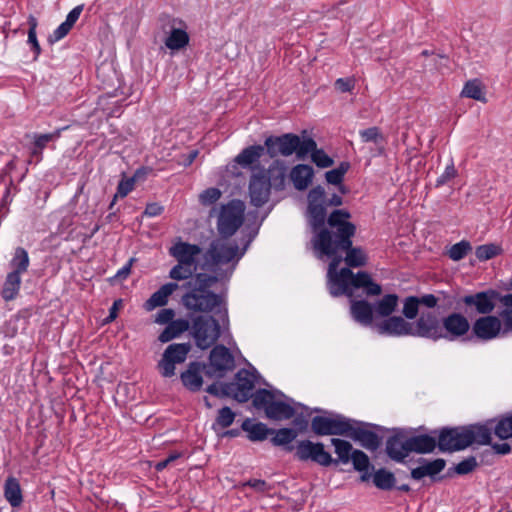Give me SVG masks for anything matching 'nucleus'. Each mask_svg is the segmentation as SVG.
<instances>
[{
	"instance_id": "obj_1",
	"label": "nucleus",
	"mask_w": 512,
	"mask_h": 512,
	"mask_svg": "<svg viewBox=\"0 0 512 512\" xmlns=\"http://www.w3.org/2000/svg\"><path fill=\"white\" fill-rule=\"evenodd\" d=\"M307 199L306 216L315 256L331 259L327 271L330 294L334 297H352L355 289L363 288L367 296L380 295L382 288L369 273L359 271L354 274L350 270V267H362L367 263L365 251L352 245L356 226L349 221L351 214L347 210L336 209L326 220L324 188L320 185L309 191Z\"/></svg>"
},
{
	"instance_id": "obj_2",
	"label": "nucleus",
	"mask_w": 512,
	"mask_h": 512,
	"mask_svg": "<svg viewBox=\"0 0 512 512\" xmlns=\"http://www.w3.org/2000/svg\"><path fill=\"white\" fill-rule=\"evenodd\" d=\"M245 253V248L240 251L235 242L224 239L213 240L203 254L200 268L208 273H195L193 278L183 286L189 291L182 296V303L188 309L195 312H211L215 310L225 329L229 324L228 310L225 306L223 295L210 291L217 282L229 279L238 261Z\"/></svg>"
},
{
	"instance_id": "obj_3",
	"label": "nucleus",
	"mask_w": 512,
	"mask_h": 512,
	"mask_svg": "<svg viewBox=\"0 0 512 512\" xmlns=\"http://www.w3.org/2000/svg\"><path fill=\"white\" fill-rule=\"evenodd\" d=\"M264 146L272 159L279 155L288 157L295 153L297 159L304 160L308 156L309 150L315 147V140L311 137L301 139L296 134L286 133L281 136L267 137Z\"/></svg>"
},
{
	"instance_id": "obj_4",
	"label": "nucleus",
	"mask_w": 512,
	"mask_h": 512,
	"mask_svg": "<svg viewBox=\"0 0 512 512\" xmlns=\"http://www.w3.org/2000/svg\"><path fill=\"white\" fill-rule=\"evenodd\" d=\"M285 397L279 390L260 388L254 392L253 406L257 410H263L268 419L274 421L288 420L295 415V409L290 403L281 400Z\"/></svg>"
},
{
	"instance_id": "obj_5",
	"label": "nucleus",
	"mask_w": 512,
	"mask_h": 512,
	"mask_svg": "<svg viewBox=\"0 0 512 512\" xmlns=\"http://www.w3.org/2000/svg\"><path fill=\"white\" fill-rule=\"evenodd\" d=\"M191 335L201 350L212 347L221 335V325L213 316L200 315L193 319Z\"/></svg>"
},
{
	"instance_id": "obj_6",
	"label": "nucleus",
	"mask_w": 512,
	"mask_h": 512,
	"mask_svg": "<svg viewBox=\"0 0 512 512\" xmlns=\"http://www.w3.org/2000/svg\"><path fill=\"white\" fill-rule=\"evenodd\" d=\"M245 204L233 199L222 205L218 215L217 229L222 238L233 236L244 221Z\"/></svg>"
},
{
	"instance_id": "obj_7",
	"label": "nucleus",
	"mask_w": 512,
	"mask_h": 512,
	"mask_svg": "<svg viewBox=\"0 0 512 512\" xmlns=\"http://www.w3.org/2000/svg\"><path fill=\"white\" fill-rule=\"evenodd\" d=\"M411 324V336L438 341L444 337L442 320L433 311H422Z\"/></svg>"
},
{
	"instance_id": "obj_8",
	"label": "nucleus",
	"mask_w": 512,
	"mask_h": 512,
	"mask_svg": "<svg viewBox=\"0 0 512 512\" xmlns=\"http://www.w3.org/2000/svg\"><path fill=\"white\" fill-rule=\"evenodd\" d=\"M311 429L318 436H346L351 430V419L341 414H335L332 417L315 416L311 421Z\"/></svg>"
},
{
	"instance_id": "obj_9",
	"label": "nucleus",
	"mask_w": 512,
	"mask_h": 512,
	"mask_svg": "<svg viewBox=\"0 0 512 512\" xmlns=\"http://www.w3.org/2000/svg\"><path fill=\"white\" fill-rule=\"evenodd\" d=\"M234 367L235 361L230 350L224 345H216L210 352L209 365L205 369V375L210 378H222Z\"/></svg>"
},
{
	"instance_id": "obj_10",
	"label": "nucleus",
	"mask_w": 512,
	"mask_h": 512,
	"mask_svg": "<svg viewBox=\"0 0 512 512\" xmlns=\"http://www.w3.org/2000/svg\"><path fill=\"white\" fill-rule=\"evenodd\" d=\"M191 350L190 343H174L170 344L162 354L161 360L158 362L160 374L165 378L175 375V365L185 362L187 355Z\"/></svg>"
},
{
	"instance_id": "obj_11",
	"label": "nucleus",
	"mask_w": 512,
	"mask_h": 512,
	"mask_svg": "<svg viewBox=\"0 0 512 512\" xmlns=\"http://www.w3.org/2000/svg\"><path fill=\"white\" fill-rule=\"evenodd\" d=\"M470 446V435L467 426L443 428L438 433V448L442 452L464 450Z\"/></svg>"
},
{
	"instance_id": "obj_12",
	"label": "nucleus",
	"mask_w": 512,
	"mask_h": 512,
	"mask_svg": "<svg viewBox=\"0 0 512 512\" xmlns=\"http://www.w3.org/2000/svg\"><path fill=\"white\" fill-rule=\"evenodd\" d=\"M499 292L493 289L477 292L474 294L465 295L460 299L466 307V313H469L472 308L477 314L483 316L492 313L496 307L497 297Z\"/></svg>"
},
{
	"instance_id": "obj_13",
	"label": "nucleus",
	"mask_w": 512,
	"mask_h": 512,
	"mask_svg": "<svg viewBox=\"0 0 512 512\" xmlns=\"http://www.w3.org/2000/svg\"><path fill=\"white\" fill-rule=\"evenodd\" d=\"M257 380L255 372L246 369L239 370L235 375V381L227 383L231 396L240 403L247 402L254 397V387Z\"/></svg>"
},
{
	"instance_id": "obj_14",
	"label": "nucleus",
	"mask_w": 512,
	"mask_h": 512,
	"mask_svg": "<svg viewBox=\"0 0 512 512\" xmlns=\"http://www.w3.org/2000/svg\"><path fill=\"white\" fill-rule=\"evenodd\" d=\"M295 456L300 461L311 460L323 467L331 466L333 462V457L325 451L323 443H314L310 440H301L297 443Z\"/></svg>"
},
{
	"instance_id": "obj_15",
	"label": "nucleus",
	"mask_w": 512,
	"mask_h": 512,
	"mask_svg": "<svg viewBox=\"0 0 512 512\" xmlns=\"http://www.w3.org/2000/svg\"><path fill=\"white\" fill-rule=\"evenodd\" d=\"M271 183L267 180L266 170L263 168L253 173L249 182V195L251 204L255 207L263 206L270 196Z\"/></svg>"
},
{
	"instance_id": "obj_16",
	"label": "nucleus",
	"mask_w": 512,
	"mask_h": 512,
	"mask_svg": "<svg viewBox=\"0 0 512 512\" xmlns=\"http://www.w3.org/2000/svg\"><path fill=\"white\" fill-rule=\"evenodd\" d=\"M472 334L480 341H490L497 338L502 331V321L493 315L481 316L472 324Z\"/></svg>"
},
{
	"instance_id": "obj_17",
	"label": "nucleus",
	"mask_w": 512,
	"mask_h": 512,
	"mask_svg": "<svg viewBox=\"0 0 512 512\" xmlns=\"http://www.w3.org/2000/svg\"><path fill=\"white\" fill-rule=\"evenodd\" d=\"M369 426V423L351 419V430L346 436L359 442L363 448L375 451L381 445V438L375 432L368 430Z\"/></svg>"
},
{
	"instance_id": "obj_18",
	"label": "nucleus",
	"mask_w": 512,
	"mask_h": 512,
	"mask_svg": "<svg viewBox=\"0 0 512 512\" xmlns=\"http://www.w3.org/2000/svg\"><path fill=\"white\" fill-rule=\"evenodd\" d=\"M373 329L380 335L402 337L411 336V324L402 316H389L376 322Z\"/></svg>"
},
{
	"instance_id": "obj_19",
	"label": "nucleus",
	"mask_w": 512,
	"mask_h": 512,
	"mask_svg": "<svg viewBox=\"0 0 512 512\" xmlns=\"http://www.w3.org/2000/svg\"><path fill=\"white\" fill-rule=\"evenodd\" d=\"M441 327L444 332L443 338L453 341L467 335L470 323L463 314L453 312L442 319Z\"/></svg>"
},
{
	"instance_id": "obj_20",
	"label": "nucleus",
	"mask_w": 512,
	"mask_h": 512,
	"mask_svg": "<svg viewBox=\"0 0 512 512\" xmlns=\"http://www.w3.org/2000/svg\"><path fill=\"white\" fill-rule=\"evenodd\" d=\"M202 249L197 244H191L182 240H178L169 248V254L177 262L181 264H188L198 268V256L201 254Z\"/></svg>"
},
{
	"instance_id": "obj_21",
	"label": "nucleus",
	"mask_w": 512,
	"mask_h": 512,
	"mask_svg": "<svg viewBox=\"0 0 512 512\" xmlns=\"http://www.w3.org/2000/svg\"><path fill=\"white\" fill-rule=\"evenodd\" d=\"M408 432L402 429L395 430L394 434L387 438L386 453L389 458L396 462H403L409 455Z\"/></svg>"
},
{
	"instance_id": "obj_22",
	"label": "nucleus",
	"mask_w": 512,
	"mask_h": 512,
	"mask_svg": "<svg viewBox=\"0 0 512 512\" xmlns=\"http://www.w3.org/2000/svg\"><path fill=\"white\" fill-rule=\"evenodd\" d=\"M374 306L366 300H352L350 312L353 319L362 326L373 328Z\"/></svg>"
},
{
	"instance_id": "obj_23",
	"label": "nucleus",
	"mask_w": 512,
	"mask_h": 512,
	"mask_svg": "<svg viewBox=\"0 0 512 512\" xmlns=\"http://www.w3.org/2000/svg\"><path fill=\"white\" fill-rule=\"evenodd\" d=\"M289 176L295 189L303 191L312 183L314 169L308 164H298L291 169Z\"/></svg>"
},
{
	"instance_id": "obj_24",
	"label": "nucleus",
	"mask_w": 512,
	"mask_h": 512,
	"mask_svg": "<svg viewBox=\"0 0 512 512\" xmlns=\"http://www.w3.org/2000/svg\"><path fill=\"white\" fill-rule=\"evenodd\" d=\"M179 288L175 282H169L162 285L156 292H154L148 300L144 303V308L147 311H152L157 307H162L167 304L169 296Z\"/></svg>"
},
{
	"instance_id": "obj_25",
	"label": "nucleus",
	"mask_w": 512,
	"mask_h": 512,
	"mask_svg": "<svg viewBox=\"0 0 512 512\" xmlns=\"http://www.w3.org/2000/svg\"><path fill=\"white\" fill-rule=\"evenodd\" d=\"M408 450L409 454L411 452L419 453V454H425V453H431L434 451L436 446H438V438L422 434V435H416V436H409L408 435Z\"/></svg>"
},
{
	"instance_id": "obj_26",
	"label": "nucleus",
	"mask_w": 512,
	"mask_h": 512,
	"mask_svg": "<svg viewBox=\"0 0 512 512\" xmlns=\"http://www.w3.org/2000/svg\"><path fill=\"white\" fill-rule=\"evenodd\" d=\"M201 364L199 362H191L186 371L180 375L183 385L192 392L199 391L203 384L200 374Z\"/></svg>"
},
{
	"instance_id": "obj_27",
	"label": "nucleus",
	"mask_w": 512,
	"mask_h": 512,
	"mask_svg": "<svg viewBox=\"0 0 512 512\" xmlns=\"http://www.w3.org/2000/svg\"><path fill=\"white\" fill-rule=\"evenodd\" d=\"M446 466V461L442 458H437L432 461H425L422 465L411 470V477L414 480H420L425 476L433 478L439 474Z\"/></svg>"
},
{
	"instance_id": "obj_28",
	"label": "nucleus",
	"mask_w": 512,
	"mask_h": 512,
	"mask_svg": "<svg viewBox=\"0 0 512 512\" xmlns=\"http://www.w3.org/2000/svg\"><path fill=\"white\" fill-rule=\"evenodd\" d=\"M467 434L470 435V446L490 445L492 440V428L485 424H472L467 426Z\"/></svg>"
},
{
	"instance_id": "obj_29",
	"label": "nucleus",
	"mask_w": 512,
	"mask_h": 512,
	"mask_svg": "<svg viewBox=\"0 0 512 512\" xmlns=\"http://www.w3.org/2000/svg\"><path fill=\"white\" fill-rule=\"evenodd\" d=\"M265 152L264 145H252L244 148L234 159L243 168L249 167L259 161Z\"/></svg>"
},
{
	"instance_id": "obj_30",
	"label": "nucleus",
	"mask_w": 512,
	"mask_h": 512,
	"mask_svg": "<svg viewBox=\"0 0 512 512\" xmlns=\"http://www.w3.org/2000/svg\"><path fill=\"white\" fill-rule=\"evenodd\" d=\"M267 180L271 183V187L276 190H282L285 185L286 166L280 160H274L266 171Z\"/></svg>"
},
{
	"instance_id": "obj_31",
	"label": "nucleus",
	"mask_w": 512,
	"mask_h": 512,
	"mask_svg": "<svg viewBox=\"0 0 512 512\" xmlns=\"http://www.w3.org/2000/svg\"><path fill=\"white\" fill-rule=\"evenodd\" d=\"M189 327L190 323L187 319H176L166 326L158 336V340L162 343H167L186 332Z\"/></svg>"
},
{
	"instance_id": "obj_32",
	"label": "nucleus",
	"mask_w": 512,
	"mask_h": 512,
	"mask_svg": "<svg viewBox=\"0 0 512 512\" xmlns=\"http://www.w3.org/2000/svg\"><path fill=\"white\" fill-rule=\"evenodd\" d=\"M241 428L248 432V438L251 441H263L268 435L274 433V429L268 428L266 424L261 422L252 423L250 419H246L242 423Z\"/></svg>"
},
{
	"instance_id": "obj_33",
	"label": "nucleus",
	"mask_w": 512,
	"mask_h": 512,
	"mask_svg": "<svg viewBox=\"0 0 512 512\" xmlns=\"http://www.w3.org/2000/svg\"><path fill=\"white\" fill-rule=\"evenodd\" d=\"M331 444L334 446L335 454L337 455V458H333L332 465L348 464L355 450L352 444L339 438H332Z\"/></svg>"
},
{
	"instance_id": "obj_34",
	"label": "nucleus",
	"mask_w": 512,
	"mask_h": 512,
	"mask_svg": "<svg viewBox=\"0 0 512 512\" xmlns=\"http://www.w3.org/2000/svg\"><path fill=\"white\" fill-rule=\"evenodd\" d=\"M60 133L61 130L58 129L52 133L36 134L31 148V156L35 157L37 161H40L42 159L43 150L47 147L49 142L57 140L60 137Z\"/></svg>"
},
{
	"instance_id": "obj_35",
	"label": "nucleus",
	"mask_w": 512,
	"mask_h": 512,
	"mask_svg": "<svg viewBox=\"0 0 512 512\" xmlns=\"http://www.w3.org/2000/svg\"><path fill=\"white\" fill-rule=\"evenodd\" d=\"M4 495L12 507H19L23 502L19 481L14 477H8L5 481Z\"/></svg>"
},
{
	"instance_id": "obj_36",
	"label": "nucleus",
	"mask_w": 512,
	"mask_h": 512,
	"mask_svg": "<svg viewBox=\"0 0 512 512\" xmlns=\"http://www.w3.org/2000/svg\"><path fill=\"white\" fill-rule=\"evenodd\" d=\"M21 286V275L9 272L3 283L1 296L5 301H11L16 298Z\"/></svg>"
},
{
	"instance_id": "obj_37",
	"label": "nucleus",
	"mask_w": 512,
	"mask_h": 512,
	"mask_svg": "<svg viewBox=\"0 0 512 512\" xmlns=\"http://www.w3.org/2000/svg\"><path fill=\"white\" fill-rule=\"evenodd\" d=\"M399 297L396 294H387L383 296L374 305L375 313L381 317H389L396 311Z\"/></svg>"
},
{
	"instance_id": "obj_38",
	"label": "nucleus",
	"mask_w": 512,
	"mask_h": 512,
	"mask_svg": "<svg viewBox=\"0 0 512 512\" xmlns=\"http://www.w3.org/2000/svg\"><path fill=\"white\" fill-rule=\"evenodd\" d=\"M189 43L188 33L181 28L172 26L169 36L165 40V45L170 50H180Z\"/></svg>"
},
{
	"instance_id": "obj_39",
	"label": "nucleus",
	"mask_w": 512,
	"mask_h": 512,
	"mask_svg": "<svg viewBox=\"0 0 512 512\" xmlns=\"http://www.w3.org/2000/svg\"><path fill=\"white\" fill-rule=\"evenodd\" d=\"M373 483L378 489L388 491L395 487L396 478L392 472L380 468L373 473Z\"/></svg>"
},
{
	"instance_id": "obj_40",
	"label": "nucleus",
	"mask_w": 512,
	"mask_h": 512,
	"mask_svg": "<svg viewBox=\"0 0 512 512\" xmlns=\"http://www.w3.org/2000/svg\"><path fill=\"white\" fill-rule=\"evenodd\" d=\"M29 263L28 252L22 247H17L9 263L11 272L21 275L28 270Z\"/></svg>"
},
{
	"instance_id": "obj_41",
	"label": "nucleus",
	"mask_w": 512,
	"mask_h": 512,
	"mask_svg": "<svg viewBox=\"0 0 512 512\" xmlns=\"http://www.w3.org/2000/svg\"><path fill=\"white\" fill-rule=\"evenodd\" d=\"M196 271L194 266L177 262L170 270L169 277L175 281L191 280Z\"/></svg>"
},
{
	"instance_id": "obj_42",
	"label": "nucleus",
	"mask_w": 512,
	"mask_h": 512,
	"mask_svg": "<svg viewBox=\"0 0 512 512\" xmlns=\"http://www.w3.org/2000/svg\"><path fill=\"white\" fill-rule=\"evenodd\" d=\"M235 416V413L229 407L221 408L212 425L213 430L218 431V429L228 428L234 422Z\"/></svg>"
},
{
	"instance_id": "obj_43",
	"label": "nucleus",
	"mask_w": 512,
	"mask_h": 512,
	"mask_svg": "<svg viewBox=\"0 0 512 512\" xmlns=\"http://www.w3.org/2000/svg\"><path fill=\"white\" fill-rule=\"evenodd\" d=\"M273 434L271 442L274 446H286L297 437V432L292 428L274 430Z\"/></svg>"
},
{
	"instance_id": "obj_44",
	"label": "nucleus",
	"mask_w": 512,
	"mask_h": 512,
	"mask_svg": "<svg viewBox=\"0 0 512 512\" xmlns=\"http://www.w3.org/2000/svg\"><path fill=\"white\" fill-rule=\"evenodd\" d=\"M350 169V163L343 161L337 168L329 170L325 173V179L329 184L339 185L342 183L344 175Z\"/></svg>"
},
{
	"instance_id": "obj_45",
	"label": "nucleus",
	"mask_w": 512,
	"mask_h": 512,
	"mask_svg": "<svg viewBox=\"0 0 512 512\" xmlns=\"http://www.w3.org/2000/svg\"><path fill=\"white\" fill-rule=\"evenodd\" d=\"M418 296H408L403 301L402 314L408 320H415L419 314Z\"/></svg>"
},
{
	"instance_id": "obj_46",
	"label": "nucleus",
	"mask_w": 512,
	"mask_h": 512,
	"mask_svg": "<svg viewBox=\"0 0 512 512\" xmlns=\"http://www.w3.org/2000/svg\"><path fill=\"white\" fill-rule=\"evenodd\" d=\"M493 430L494 434L502 440L512 438V414L502 417Z\"/></svg>"
},
{
	"instance_id": "obj_47",
	"label": "nucleus",
	"mask_w": 512,
	"mask_h": 512,
	"mask_svg": "<svg viewBox=\"0 0 512 512\" xmlns=\"http://www.w3.org/2000/svg\"><path fill=\"white\" fill-rule=\"evenodd\" d=\"M28 25H29V30H28V41L27 42L31 45V49L35 53L34 60H36L38 58V56L41 54V47H40V44H39V42L37 40V36H36V28L38 25V21L33 15H30L28 17Z\"/></svg>"
},
{
	"instance_id": "obj_48",
	"label": "nucleus",
	"mask_w": 512,
	"mask_h": 512,
	"mask_svg": "<svg viewBox=\"0 0 512 512\" xmlns=\"http://www.w3.org/2000/svg\"><path fill=\"white\" fill-rule=\"evenodd\" d=\"M309 154L311 155V160L319 168H328L334 164L333 159L330 156H328L323 149L317 148L316 142L315 147L309 150Z\"/></svg>"
},
{
	"instance_id": "obj_49",
	"label": "nucleus",
	"mask_w": 512,
	"mask_h": 512,
	"mask_svg": "<svg viewBox=\"0 0 512 512\" xmlns=\"http://www.w3.org/2000/svg\"><path fill=\"white\" fill-rule=\"evenodd\" d=\"M462 95L474 100L485 101L481 84L477 80L468 81L462 90Z\"/></svg>"
},
{
	"instance_id": "obj_50",
	"label": "nucleus",
	"mask_w": 512,
	"mask_h": 512,
	"mask_svg": "<svg viewBox=\"0 0 512 512\" xmlns=\"http://www.w3.org/2000/svg\"><path fill=\"white\" fill-rule=\"evenodd\" d=\"M350 461L352 462L354 469L358 472L367 471L369 469V457L362 450L355 449Z\"/></svg>"
},
{
	"instance_id": "obj_51",
	"label": "nucleus",
	"mask_w": 512,
	"mask_h": 512,
	"mask_svg": "<svg viewBox=\"0 0 512 512\" xmlns=\"http://www.w3.org/2000/svg\"><path fill=\"white\" fill-rule=\"evenodd\" d=\"M471 250V245L468 241H461L454 244L449 252V257L454 261H459L463 259L467 253Z\"/></svg>"
},
{
	"instance_id": "obj_52",
	"label": "nucleus",
	"mask_w": 512,
	"mask_h": 512,
	"mask_svg": "<svg viewBox=\"0 0 512 512\" xmlns=\"http://www.w3.org/2000/svg\"><path fill=\"white\" fill-rule=\"evenodd\" d=\"M500 253L499 246L495 244H485L477 247L476 249V257L480 261H486L489 260L495 256H497Z\"/></svg>"
},
{
	"instance_id": "obj_53",
	"label": "nucleus",
	"mask_w": 512,
	"mask_h": 512,
	"mask_svg": "<svg viewBox=\"0 0 512 512\" xmlns=\"http://www.w3.org/2000/svg\"><path fill=\"white\" fill-rule=\"evenodd\" d=\"M477 466L478 463L476 457L469 456L468 458L455 465L451 470H453L458 475H467L473 472Z\"/></svg>"
},
{
	"instance_id": "obj_54",
	"label": "nucleus",
	"mask_w": 512,
	"mask_h": 512,
	"mask_svg": "<svg viewBox=\"0 0 512 512\" xmlns=\"http://www.w3.org/2000/svg\"><path fill=\"white\" fill-rule=\"evenodd\" d=\"M134 188V178H128V179H123L119 182L118 184V187H117V192L110 204V209L113 207L116 199L118 197H121V198H124L126 197Z\"/></svg>"
},
{
	"instance_id": "obj_55",
	"label": "nucleus",
	"mask_w": 512,
	"mask_h": 512,
	"mask_svg": "<svg viewBox=\"0 0 512 512\" xmlns=\"http://www.w3.org/2000/svg\"><path fill=\"white\" fill-rule=\"evenodd\" d=\"M221 195L222 192L218 188L211 187L200 194L199 200L202 205L208 206L218 201Z\"/></svg>"
},
{
	"instance_id": "obj_56",
	"label": "nucleus",
	"mask_w": 512,
	"mask_h": 512,
	"mask_svg": "<svg viewBox=\"0 0 512 512\" xmlns=\"http://www.w3.org/2000/svg\"><path fill=\"white\" fill-rule=\"evenodd\" d=\"M242 486H249L254 489L258 493L269 494L274 486L272 484L267 483L262 479H250L242 484Z\"/></svg>"
},
{
	"instance_id": "obj_57",
	"label": "nucleus",
	"mask_w": 512,
	"mask_h": 512,
	"mask_svg": "<svg viewBox=\"0 0 512 512\" xmlns=\"http://www.w3.org/2000/svg\"><path fill=\"white\" fill-rule=\"evenodd\" d=\"M360 136L363 142H374L378 143L380 140H383V136L380 133L378 127H370L360 131Z\"/></svg>"
},
{
	"instance_id": "obj_58",
	"label": "nucleus",
	"mask_w": 512,
	"mask_h": 512,
	"mask_svg": "<svg viewBox=\"0 0 512 512\" xmlns=\"http://www.w3.org/2000/svg\"><path fill=\"white\" fill-rule=\"evenodd\" d=\"M206 391L216 397L231 396L230 390L227 388V383H213L206 388Z\"/></svg>"
},
{
	"instance_id": "obj_59",
	"label": "nucleus",
	"mask_w": 512,
	"mask_h": 512,
	"mask_svg": "<svg viewBox=\"0 0 512 512\" xmlns=\"http://www.w3.org/2000/svg\"><path fill=\"white\" fill-rule=\"evenodd\" d=\"M457 175V170L455 169L454 163L451 162L446 166L445 171L441 174L436 180V186H442L446 184L451 179L455 178Z\"/></svg>"
},
{
	"instance_id": "obj_60",
	"label": "nucleus",
	"mask_w": 512,
	"mask_h": 512,
	"mask_svg": "<svg viewBox=\"0 0 512 512\" xmlns=\"http://www.w3.org/2000/svg\"><path fill=\"white\" fill-rule=\"evenodd\" d=\"M72 28L65 22L61 23L56 30L48 37L49 43L53 44L64 38Z\"/></svg>"
},
{
	"instance_id": "obj_61",
	"label": "nucleus",
	"mask_w": 512,
	"mask_h": 512,
	"mask_svg": "<svg viewBox=\"0 0 512 512\" xmlns=\"http://www.w3.org/2000/svg\"><path fill=\"white\" fill-rule=\"evenodd\" d=\"M335 87L342 93L351 92L355 87L354 78H338L335 81Z\"/></svg>"
},
{
	"instance_id": "obj_62",
	"label": "nucleus",
	"mask_w": 512,
	"mask_h": 512,
	"mask_svg": "<svg viewBox=\"0 0 512 512\" xmlns=\"http://www.w3.org/2000/svg\"><path fill=\"white\" fill-rule=\"evenodd\" d=\"M175 312L171 308H165L158 312L155 322L158 324H169L174 321Z\"/></svg>"
},
{
	"instance_id": "obj_63",
	"label": "nucleus",
	"mask_w": 512,
	"mask_h": 512,
	"mask_svg": "<svg viewBox=\"0 0 512 512\" xmlns=\"http://www.w3.org/2000/svg\"><path fill=\"white\" fill-rule=\"evenodd\" d=\"M418 302L420 306L432 309L438 305L439 298L433 294H424L422 296H418Z\"/></svg>"
},
{
	"instance_id": "obj_64",
	"label": "nucleus",
	"mask_w": 512,
	"mask_h": 512,
	"mask_svg": "<svg viewBox=\"0 0 512 512\" xmlns=\"http://www.w3.org/2000/svg\"><path fill=\"white\" fill-rule=\"evenodd\" d=\"M499 317L503 320L504 332L512 331V310H501Z\"/></svg>"
}]
</instances>
